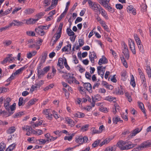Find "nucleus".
Listing matches in <instances>:
<instances>
[{
    "label": "nucleus",
    "instance_id": "obj_22",
    "mask_svg": "<svg viewBox=\"0 0 151 151\" xmlns=\"http://www.w3.org/2000/svg\"><path fill=\"white\" fill-rule=\"evenodd\" d=\"M98 2L101 5L103 6L104 7L105 6L107 3H108L110 1V0H97Z\"/></svg>",
    "mask_w": 151,
    "mask_h": 151
},
{
    "label": "nucleus",
    "instance_id": "obj_59",
    "mask_svg": "<svg viewBox=\"0 0 151 151\" xmlns=\"http://www.w3.org/2000/svg\"><path fill=\"white\" fill-rule=\"evenodd\" d=\"M9 57H6L3 61L1 62L2 64H4L6 63L9 61Z\"/></svg>",
    "mask_w": 151,
    "mask_h": 151
},
{
    "label": "nucleus",
    "instance_id": "obj_25",
    "mask_svg": "<svg viewBox=\"0 0 151 151\" xmlns=\"http://www.w3.org/2000/svg\"><path fill=\"white\" fill-rule=\"evenodd\" d=\"M134 37L138 45H140V43H141V42L138 36L136 34H134ZM138 47H139V46H138Z\"/></svg>",
    "mask_w": 151,
    "mask_h": 151
},
{
    "label": "nucleus",
    "instance_id": "obj_9",
    "mask_svg": "<svg viewBox=\"0 0 151 151\" xmlns=\"http://www.w3.org/2000/svg\"><path fill=\"white\" fill-rule=\"evenodd\" d=\"M41 66L38 67L37 68L38 77L39 79H40L43 76L45 73L43 70H42L40 68Z\"/></svg>",
    "mask_w": 151,
    "mask_h": 151
},
{
    "label": "nucleus",
    "instance_id": "obj_39",
    "mask_svg": "<svg viewBox=\"0 0 151 151\" xmlns=\"http://www.w3.org/2000/svg\"><path fill=\"white\" fill-rule=\"evenodd\" d=\"M13 23H15V24H16V26H21L23 24V23L22 22H19L16 20H13Z\"/></svg>",
    "mask_w": 151,
    "mask_h": 151
},
{
    "label": "nucleus",
    "instance_id": "obj_42",
    "mask_svg": "<svg viewBox=\"0 0 151 151\" xmlns=\"http://www.w3.org/2000/svg\"><path fill=\"white\" fill-rule=\"evenodd\" d=\"M71 48H63L62 50L63 52L64 51L67 52L66 54L70 53Z\"/></svg>",
    "mask_w": 151,
    "mask_h": 151
},
{
    "label": "nucleus",
    "instance_id": "obj_17",
    "mask_svg": "<svg viewBox=\"0 0 151 151\" xmlns=\"http://www.w3.org/2000/svg\"><path fill=\"white\" fill-rule=\"evenodd\" d=\"M83 86L85 89L88 91H89L92 88L91 84L89 83H83Z\"/></svg>",
    "mask_w": 151,
    "mask_h": 151
},
{
    "label": "nucleus",
    "instance_id": "obj_6",
    "mask_svg": "<svg viewBox=\"0 0 151 151\" xmlns=\"http://www.w3.org/2000/svg\"><path fill=\"white\" fill-rule=\"evenodd\" d=\"M127 11L129 13H132L134 15L136 14V10L132 5H130L127 7Z\"/></svg>",
    "mask_w": 151,
    "mask_h": 151
},
{
    "label": "nucleus",
    "instance_id": "obj_2",
    "mask_svg": "<svg viewBox=\"0 0 151 151\" xmlns=\"http://www.w3.org/2000/svg\"><path fill=\"white\" fill-rule=\"evenodd\" d=\"M27 67V66L26 65H25L16 70L14 73H12L11 76L7 80V81L8 82L13 79L14 78L15 76L20 74L23 70L25 69Z\"/></svg>",
    "mask_w": 151,
    "mask_h": 151
},
{
    "label": "nucleus",
    "instance_id": "obj_49",
    "mask_svg": "<svg viewBox=\"0 0 151 151\" xmlns=\"http://www.w3.org/2000/svg\"><path fill=\"white\" fill-rule=\"evenodd\" d=\"M99 80H98V81H97L96 82L94 83L93 87V89H95L96 88H98L99 86L100 83L99 82Z\"/></svg>",
    "mask_w": 151,
    "mask_h": 151
},
{
    "label": "nucleus",
    "instance_id": "obj_20",
    "mask_svg": "<svg viewBox=\"0 0 151 151\" xmlns=\"http://www.w3.org/2000/svg\"><path fill=\"white\" fill-rule=\"evenodd\" d=\"M138 104L139 108L141 109L143 113L145 116H146V114L144 110V105L143 103L140 102H138Z\"/></svg>",
    "mask_w": 151,
    "mask_h": 151
},
{
    "label": "nucleus",
    "instance_id": "obj_12",
    "mask_svg": "<svg viewBox=\"0 0 151 151\" xmlns=\"http://www.w3.org/2000/svg\"><path fill=\"white\" fill-rule=\"evenodd\" d=\"M88 3L90 7L93 11L94 9H96V7L97 6V5L98 4V3L96 2H93L91 0H88Z\"/></svg>",
    "mask_w": 151,
    "mask_h": 151
},
{
    "label": "nucleus",
    "instance_id": "obj_62",
    "mask_svg": "<svg viewBox=\"0 0 151 151\" xmlns=\"http://www.w3.org/2000/svg\"><path fill=\"white\" fill-rule=\"evenodd\" d=\"M65 14L64 13H62L60 16L57 19V22H59L64 17Z\"/></svg>",
    "mask_w": 151,
    "mask_h": 151
},
{
    "label": "nucleus",
    "instance_id": "obj_19",
    "mask_svg": "<svg viewBox=\"0 0 151 151\" xmlns=\"http://www.w3.org/2000/svg\"><path fill=\"white\" fill-rule=\"evenodd\" d=\"M96 9H94V11L96 12V14L99 15L100 13L101 10L102 8L101 6L99 4L97 5V6L96 7Z\"/></svg>",
    "mask_w": 151,
    "mask_h": 151
},
{
    "label": "nucleus",
    "instance_id": "obj_18",
    "mask_svg": "<svg viewBox=\"0 0 151 151\" xmlns=\"http://www.w3.org/2000/svg\"><path fill=\"white\" fill-rule=\"evenodd\" d=\"M39 19V18L36 19H30L26 20V23L28 24H34Z\"/></svg>",
    "mask_w": 151,
    "mask_h": 151
},
{
    "label": "nucleus",
    "instance_id": "obj_43",
    "mask_svg": "<svg viewBox=\"0 0 151 151\" xmlns=\"http://www.w3.org/2000/svg\"><path fill=\"white\" fill-rule=\"evenodd\" d=\"M6 147V145L3 142H1L0 144V151L4 150Z\"/></svg>",
    "mask_w": 151,
    "mask_h": 151
},
{
    "label": "nucleus",
    "instance_id": "obj_58",
    "mask_svg": "<svg viewBox=\"0 0 151 151\" xmlns=\"http://www.w3.org/2000/svg\"><path fill=\"white\" fill-rule=\"evenodd\" d=\"M116 7L117 9L120 10L123 8V6L121 4H116Z\"/></svg>",
    "mask_w": 151,
    "mask_h": 151
},
{
    "label": "nucleus",
    "instance_id": "obj_52",
    "mask_svg": "<svg viewBox=\"0 0 151 151\" xmlns=\"http://www.w3.org/2000/svg\"><path fill=\"white\" fill-rule=\"evenodd\" d=\"M85 76L86 78L91 80V75L88 72H86L85 73Z\"/></svg>",
    "mask_w": 151,
    "mask_h": 151
},
{
    "label": "nucleus",
    "instance_id": "obj_23",
    "mask_svg": "<svg viewBox=\"0 0 151 151\" xmlns=\"http://www.w3.org/2000/svg\"><path fill=\"white\" fill-rule=\"evenodd\" d=\"M74 117L81 118L85 116L84 114L80 112H77L76 113L73 114Z\"/></svg>",
    "mask_w": 151,
    "mask_h": 151
},
{
    "label": "nucleus",
    "instance_id": "obj_61",
    "mask_svg": "<svg viewBox=\"0 0 151 151\" xmlns=\"http://www.w3.org/2000/svg\"><path fill=\"white\" fill-rule=\"evenodd\" d=\"M45 14V13L44 12H40L39 14H38L37 15V18L40 19L41 18V17L43 16Z\"/></svg>",
    "mask_w": 151,
    "mask_h": 151
},
{
    "label": "nucleus",
    "instance_id": "obj_4",
    "mask_svg": "<svg viewBox=\"0 0 151 151\" xmlns=\"http://www.w3.org/2000/svg\"><path fill=\"white\" fill-rule=\"evenodd\" d=\"M151 147V141H147L143 142L140 145L137 147L136 149L138 150H140L147 147Z\"/></svg>",
    "mask_w": 151,
    "mask_h": 151
},
{
    "label": "nucleus",
    "instance_id": "obj_14",
    "mask_svg": "<svg viewBox=\"0 0 151 151\" xmlns=\"http://www.w3.org/2000/svg\"><path fill=\"white\" fill-rule=\"evenodd\" d=\"M134 147L133 144H132L131 143H128L127 144H126L124 145L123 150H127L132 148Z\"/></svg>",
    "mask_w": 151,
    "mask_h": 151
},
{
    "label": "nucleus",
    "instance_id": "obj_64",
    "mask_svg": "<svg viewBox=\"0 0 151 151\" xmlns=\"http://www.w3.org/2000/svg\"><path fill=\"white\" fill-rule=\"evenodd\" d=\"M73 138L72 136H65L64 137V139L65 140H68L69 141L71 140Z\"/></svg>",
    "mask_w": 151,
    "mask_h": 151
},
{
    "label": "nucleus",
    "instance_id": "obj_29",
    "mask_svg": "<svg viewBox=\"0 0 151 151\" xmlns=\"http://www.w3.org/2000/svg\"><path fill=\"white\" fill-rule=\"evenodd\" d=\"M43 41L42 39H40L39 40L36 42V44H33L31 45V47H35L36 45L39 47L41 45Z\"/></svg>",
    "mask_w": 151,
    "mask_h": 151
},
{
    "label": "nucleus",
    "instance_id": "obj_13",
    "mask_svg": "<svg viewBox=\"0 0 151 151\" xmlns=\"http://www.w3.org/2000/svg\"><path fill=\"white\" fill-rule=\"evenodd\" d=\"M126 144V142L122 140H120L117 143V145L118 147L121 150H123V149L124 148V145Z\"/></svg>",
    "mask_w": 151,
    "mask_h": 151
},
{
    "label": "nucleus",
    "instance_id": "obj_15",
    "mask_svg": "<svg viewBox=\"0 0 151 151\" xmlns=\"http://www.w3.org/2000/svg\"><path fill=\"white\" fill-rule=\"evenodd\" d=\"M16 128L15 127L12 126L10 127L6 131L7 134H12L14 133L16 131Z\"/></svg>",
    "mask_w": 151,
    "mask_h": 151
},
{
    "label": "nucleus",
    "instance_id": "obj_30",
    "mask_svg": "<svg viewBox=\"0 0 151 151\" xmlns=\"http://www.w3.org/2000/svg\"><path fill=\"white\" fill-rule=\"evenodd\" d=\"M47 54V51L44 52L42 54V61L44 63L46 60V58Z\"/></svg>",
    "mask_w": 151,
    "mask_h": 151
},
{
    "label": "nucleus",
    "instance_id": "obj_57",
    "mask_svg": "<svg viewBox=\"0 0 151 151\" xmlns=\"http://www.w3.org/2000/svg\"><path fill=\"white\" fill-rule=\"evenodd\" d=\"M60 33L61 32H59L55 35V36L56 41H57V40L60 38L61 36Z\"/></svg>",
    "mask_w": 151,
    "mask_h": 151
},
{
    "label": "nucleus",
    "instance_id": "obj_1",
    "mask_svg": "<svg viewBox=\"0 0 151 151\" xmlns=\"http://www.w3.org/2000/svg\"><path fill=\"white\" fill-rule=\"evenodd\" d=\"M11 101V99L9 97H7L5 99L4 106L6 110L8 111L9 114L8 116L12 114L14 112H13L15 109L16 104L14 103L12 105H10V102Z\"/></svg>",
    "mask_w": 151,
    "mask_h": 151
},
{
    "label": "nucleus",
    "instance_id": "obj_54",
    "mask_svg": "<svg viewBox=\"0 0 151 151\" xmlns=\"http://www.w3.org/2000/svg\"><path fill=\"white\" fill-rule=\"evenodd\" d=\"M23 112H19L15 114L14 117L15 118L16 117H19L21 116L23 114Z\"/></svg>",
    "mask_w": 151,
    "mask_h": 151
},
{
    "label": "nucleus",
    "instance_id": "obj_34",
    "mask_svg": "<svg viewBox=\"0 0 151 151\" xmlns=\"http://www.w3.org/2000/svg\"><path fill=\"white\" fill-rule=\"evenodd\" d=\"M130 84L133 87H134L135 86L136 84L134 77L133 75H132L131 76Z\"/></svg>",
    "mask_w": 151,
    "mask_h": 151
},
{
    "label": "nucleus",
    "instance_id": "obj_27",
    "mask_svg": "<svg viewBox=\"0 0 151 151\" xmlns=\"http://www.w3.org/2000/svg\"><path fill=\"white\" fill-rule=\"evenodd\" d=\"M98 96H95L92 97V102L91 103L92 107H94L95 106V102L98 101Z\"/></svg>",
    "mask_w": 151,
    "mask_h": 151
},
{
    "label": "nucleus",
    "instance_id": "obj_7",
    "mask_svg": "<svg viewBox=\"0 0 151 151\" xmlns=\"http://www.w3.org/2000/svg\"><path fill=\"white\" fill-rule=\"evenodd\" d=\"M42 28V26H40L36 28L35 29L36 32L41 36L44 35L45 33Z\"/></svg>",
    "mask_w": 151,
    "mask_h": 151
},
{
    "label": "nucleus",
    "instance_id": "obj_35",
    "mask_svg": "<svg viewBox=\"0 0 151 151\" xmlns=\"http://www.w3.org/2000/svg\"><path fill=\"white\" fill-rule=\"evenodd\" d=\"M67 32L68 35L70 36L74 35V33L71 30V29L69 28L67 29Z\"/></svg>",
    "mask_w": 151,
    "mask_h": 151
},
{
    "label": "nucleus",
    "instance_id": "obj_53",
    "mask_svg": "<svg viewBox=\"0 0 151 151\" xmlns=\"http://www.w3.org/2000/svg\"><path fill=\"white\" fill-rule=\"evenodd\" d=\"M23 103V98L22 97H20L19 100L18 105L19 106H20L22 105Z\"/></svg>",
    "mask_w": 151,
    "mask_h": 151
},
{
    "label": "nucleus",
    "instance_id": "obj_40",
    "mask_svg": "<svg viewBox=\"0 0 151 151\" xmlns=\"http://www.w3.org/2000/svg\"><path fill=\"white\" fill-rule=\"evenodd\" d=\"M116 147L114 146L113 147H108L106 149L105 151H115Z\"/></svg>",
    "mask_w": 151,
    "mask_h": 151
},
{
    "label": "nucleus",
    "instance_id": "obj_56",
    "mask_svg": "<svg viewBox=\"0 0 151 151\" xmlns=\"http://www.w3.org/2000/svg\"><path fill=\"white\" fill-rule=\"evenodd\" d=\"M11 41L10 40H7L4 42L3 43L5 46H8L9 45L11 44Z\"/></svg>",
    "mask_w": 151,
    "mask_h": 151
},
{
    "label": "nucleus",
    "instance_id": "obj_46",
    "mask_svg": "<svg viewBox=\"0 0 151 151\" xmlns=\"http://www.w3.org/2000/svg\"><path fill=\"white\" fill-rule=\"evenodd\" d=\"M129 47H135V43L134 42L131 40L129 41Z\"/></svg>",
    "mask_w": 151,
    "mask_h": 151
},
{
    "label": "nucleus",
    "instance_id": "obj_51",
    "mask_svg": "<svg viewBox=\"0 0 151 151\" xmlns=\"http://www.w3.org/2000/svg\"><path fill=\"white\" fill-rule=\"evenodd\" d=\"M42 123V121H41L38 122L37 123H34L32 125V127L33 128H35L36 127H37L39 125H41Z\"/></svg>",
    "mask_w": 151,
    "mask_h": 151
},
{
    "label": "nucleus",
    "instance_id": "obj_55",
    "mask_svg": "<svg viewBox=\"0 0 151 151\" xmlns=\"http://www.w3.org/2000/svg\"><path fill=\"white\" fill-rule=\"evenodd\" d=\"M50 67L49 66H46L44 68L43 70L44 72L45 73H46L50 69Z\"/></svg>",
    "mask_w": 151,
    "mask_h": 151
},
{
    "label": "nucleus",
    "instance_id": "obj_48",
    "mask_svg": "<svg viewBox=\"0 0 151 151\" xmlns=\"http://www.w3.org/2000/svg\"><path fill=\"white\" fill-rule=\"evenodd\" d=\"M27 34L29 36H34L35 35V33L32 31H28L26 32Z\"/></svg>",
    "mask_w": 151,
    "mask_h": 151
},
{
    "label": "nucleus",
    "instance_id": "obj_44",
    "mask_svg": "<svg viewBox=\"0 0 151 151\" xmlns=\"http://www.w3.org/2000/svg\"><path fill=\"white\" fill-rule=\"evenodd\" d=\"M38 100L37 99H31L28 103L29 106H30L35 104V102Z\"/></svg>",
    "mask_w": 151,
    "mask_h": 151
},
{
    "label": "nucleus",
    "instance_id": "obj_33",
    "mask_svg": "<svg viewBox=\"0 0 151 151\" xmlns=\"http://www.w3.org/2000/svg\"><path fill=\"white\" fill-rule=\"evenodd\" d=\"M115 99V97H113L111 96H108L105 97V99L108 101H113L114 102H115L116 101Z\"/></svg>",
    "mask_w": 151,
    "mask_h": 151
},
{
    "label": "nucleus",
    "instance_id": "obj_26",
    "mask_svg": "<svg viewBox=\"0 0 151 151\" xmlns=\"http://www.w3.org/2000/svg\"><path fill=\"white\" fill-rule=\"evenodd\" d=\"M34 10L31 9H25L24 11V14L26 15L30 14L34 12Z\"/></svg>",
    "mask_w": 151,
    "mask_h": 151
},
{
    "label": "nucleus",
    "instance_id": "obj_32",
    "mask_svg": "<svg viewBox=\"0 0 151 151\" xmlns=\"http://www.w3.org/2000/svg\"><path fill=\"white\" fill-rule=\"evenodd\" d=\"M106 67H103V66H99L97 67V70L98 72H100L105 71Z\"/></svg>",
    "mask_w": 151,
    "mask_h": 151
},
{
    "label": "nucleus",
    "instance_id": "obj_11",
    "mask_svg": "<svg viewBox=\"0 0 151 151\" xmlns=\"http://www.w3.org/2000/svg\"><path fill=\"white\" fill-rule=\"evenodd\" d=\"M141 129H140L138 128H136L135 129L132 131V132L129 136V138H130L135 136L137 133L141 131Z\"/></svg>",
    "mask_w": 151,
    "mask_h": 151
},
{
    "label": "nucleus",
    "instance_id": "obj_41",
    "mask_svg": "<svg viewBox=\"0 0 151 151\" xmlns=\"http://www.w3.org/2000/svg\"><path fill=\"white\" fill-rule=\"evenodd\" d=\"M15 145L14 144H13L10 145L8 148L6 150V151H12L14 148Z\"/></svg>",
    "mask_w": 151,
    "mask_h": 151
},
{
    "label": "nucleus",
    "instance_id": "obj_37",
    "mask_svg": "<svg viewBox=\"0 0 151 151\" xmlns=\"http://www.w3.org/2000/svg\"><path fill=\"white\" fill-rule=\"evenodd\" d=\"M146 70L148 76L151 79V70L149 66H147L146 67Z\"/></svg>",
    "mask_w": 151,
    "mask_h": 151
},
{
    "label": "nucleus",
    "instance_id": "obj_24",
    "mask_svg": "<svg viewBox=\"0 0 151 151\" xmlns=\"http://www.w3.org/2000/svg\"><path fill=\"white\" fill-rule=\"evenodd\" d=\"M100 13L105 19H109L107 13L103 8L101 10Z\"/></svg>",
    "mask_w": 151,
    "mask_h": 151
},
{
    "label": "nucleus",
    "instance_id": "obj_60",
    "mask_svg": "<svg viewBox=\"0 0 151 151\" xmlns=\"http://www.w3.org/2000/svg\"><path fill=\"white\" fill-rule=\"evenodd\" d=\"M40 143V144L44 145L45 144L46 142V140L45 139H40L38 140Z\"/></svg>",
    "mask_w": 151,
    "mask_h": 151
},
{
    "label": "nucleus",
    "instance_id": "obj_38",
    "mask_svg": "<svg viewBox=\"0 0 151 151\" xmlns=\"http://www.w3.org/2000/svg\"><path fill=\"white\" fill-rule=\"evenodd\" d=\"M22 129L24 131H25L27 132L30 131L32 130V128L31 127L28 126H26L22 127Z\"/></svg>",
    "mask_w": 151,
    "mask_h": 151
},
{
    "label": "nucleus",
    "instance_id": "obj_5",
    "mask_svg": "<svg viewBox=\"0 0 151 151\" xmlns=\"http://www.w3.org/2000/svg\"><path fill=\"white\" fill-rule=\"evenodd\" d=\"M50 109H46L43 110L42 113L46 115V117L48 119H52V114H50Z\"/></svg>",
    "mask_w": 151,
    "mask_h": 151
},
{
    "label": "nucleus",
    "instance_id": "obj_8",
    "mask_svg": "<svg viewBox=\"0 0 151 151\" xmlns=\"http://www.w3.org/2000/svg\"><path fill=\"white\" fill-rule=\"evenodd\" d=\"M74 74L72 73H69L66 75V76L68 77L66 80L68 82L69 84H72V81L70 80L72 79V81H75V78L73 76Z\"/></svg>",
    "mask_w": 151,
    "mask_h": 151
},
{
    "label": "nucleus",
    "instance_id": "obj_16",
    "mask_svg": "<svg viewBox=\"0 0 151 151\" xmlns=\"http://www.w3.org/2000/svg\"><path fill=\"white\" fill-rule=\"evenodd\" d=\"M122 52L125 58L127 59H128L129 57L128 49L127 48H124V49L123 50Z\"/></svg>",
    "mask_w": 151,
    "mask_h": 151
},
{
    "label": "nucleus",
    "instance_id": "obj_36",
    "mask_svg": "<svg viewBox=\"0 0 151 151\" xmlns=\"http://www.w3.org/2000/svg\"><path fill=\"white\" fill-rule=\"evenodd\" d=\"M112 120L113 123H115L116 124L117 122L119 121H120L121 122H123V121L121 120L120 118H119L118 116H116L115 117L113 118Z\"/></svg>",
    "mask_w": 151,
    "mask_h": 151
},
{
    "label": "nucleus",
    "instance_id": "obj_63",
    "mask_svg": "<svg viewBox=\"0 0 151 151\" xmlns=\"http://www.w3.org/2000/svg\"><path fill=\"white\" fill-rule=\"evenodd\" d=\"M78 67H79L80 68H79V71H80V72H81V73H83V72L85 70V69L83 68H82V67H81V65H79L78 66Z\"/></svg>",
    "mask_w": 151,
    "mask_h": 151
},
{
    "label": "nucleus",
    "instance_id": "obj_28",
    "mask_svg": "<svg viewBox=\"0 0 151 151\" xmlns=\"http://www.w3.org/2000/svg\"><path fill=\"white\" fill-rule=\"evenodd\" d=\"M66 121L68 123L71 127H73L75 124L74 122L71 119L67 118L66 119Z\"/></svg>",
    "mask_w": 151,
    "mask_h": 151
},
{
    "label": "nucleus",
    "instance_id": "obj_10",
    "mask_svg": "<svg viewBox=\"0 0 151 151\" xmlns=\"http://www.w3.org/2000/svg\"><path fill=\"white\" fill-rule=\"evenodd\" d=\"M108 61L107 59L104 56H103L102 58L100 59L99 62L98 64L100 65L102 64H104L108 63Z\"/></svg>",
    "mask_w": 151,
    "mask_h": 151
},
{
    "label": "nucleus",
    "instance_id": "obj_45",
    "mask_svg": "<svg viewBox=\"0 0 151 151\" xmlns=\"http://www.w3.org/2000/svg\"><path fill=\"white\" fill-rule=\"evenodd\" d=\"M99 140H97L95 141L92 144V146L93 147H97L100 143Z\"/></svg>",
    "mask_w": 151,
    "mask_h": 151
},
{
    "label": "nucleus",
    "instance_id": "obj_47",
    "mask_svg": "<svg viewBox=\"0 0 151 151\" xmlns=\"http://www.w3.org/2000/svg\"><path fill=\"white\" fill-rule=\"evenodd\" d=\"M89 125L88 124H86L83 127L81 128V130L83 132L87 130L88 128Z\"/></svg>",
    "mask_w": 151,
    "mask_h": 151
},
{
    "label": "nucleus",
    "instance_id": "obj_21",
    "mask_svg": "<svg viewBox=\"0 0 151 151\" xmlns=\"http://www.w3.org/2000/svg\"><path fill=\"white\" fill-rule=\"evenodd\" d=\"M57 65L59 66L61 69L64 68L63 59L62 58H59L58 59V62Z\"/></svg>",
    "mask_w": 151,
    "mask_h": 151
},
{
    "label": "nucleus",
    "instance_id": "obj_50",
    "mask_svg": "<svg viewBox=\"0 0 151 151\" xmlns=\"http://www.w3.org/2000/svg\"><path fill=\"white\" fill-rule=\"evenodd\" d=\"M125 94L126 97L128 99V101L129 102H131L132 101V99L130 95L129 94L128 92L126 93Z\"/></svg>",
    "mask_w": 151,
    "mask_h": 151
},
{
    "label": "nucleus",
    "instance_id": "obj_3",
    "mask_svg": "<svg viewBox=\"0 0 151 151\" xmlns=\"http://www.w3.org/2000/svg\"><path fill=\"white\" fill-rule=\"evenodd\" d=\"M88 140V137L86 136L83 137L82 136H78L76 139V141L80 145L86 143Z\"/></svg>",
    "mask_w": 151,
    "mask_h": 151
},
{
    "label": "nucleus",
    "instance_id": "obj_31",
    "mask_svg": "<svg viewBox=\"0 0 151 151\" xmlns=\"http://www.w3.org/2000/svg\"><path fill=\"white\" fill-rule=\"evenodd\" d=\"M100 24H101L102 27L106 31L108 32H109V30L108 27L105 24V22L104 21H103L101 22L100 23Z\"/></svg>",
    "mask_w": 151,
    "mask_h": 151
}]
</instances>
